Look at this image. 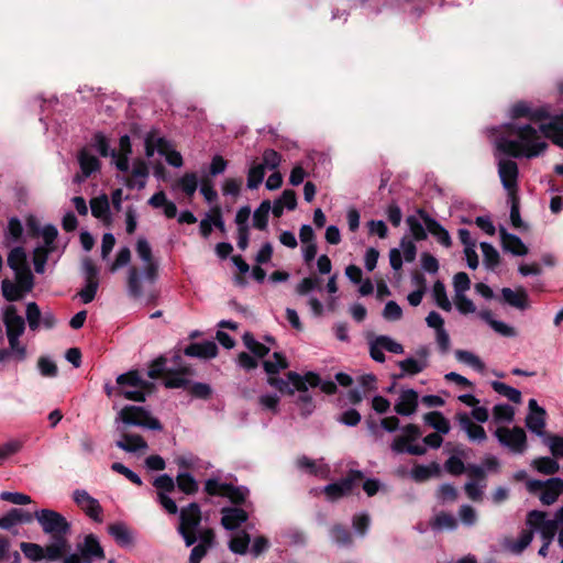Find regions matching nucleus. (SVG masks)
<instances>
[{
    "mask_svg": "<svg viewBox=\"0 0 563 563\" xmlns=\"http://www.w3.org/2000/svg\"><path fill=\"white\" fill-rule=\"evenodd\" d=\"M543 444H545L554 459L563 457V437L558 434L547 433L542 438Z\"/></svg>",
    "mask_w": 563,
    "mask_h": 563,
    "instance_id": "nucleus-46",
    "label": "nucleus"
},
{
    "mask_svg": "<svg viewBox=\"0 0 563 563\" xmlns=\"http://www.w3.org/2000/svg\"><path fill=\"white\" fill-rule=\"evenodd\" d=\"M501 153H495L497 159L498 175L503 187L509 195H515L518 189L519 169L515 161L500 156Z\"/></svg>",
    "mask_w": 563,
    "mask_h": 563,
    "instance_id": "nucleus-7",
    "label": "nucleus"
},
{
    "mask_svg": "<svg viewBox=\"0 0 563 563\" xmlns=\"http://www.w3.org/2000/svg\"><path fill=\"white\" fill-rule=\"evenodd\" d=\"M501 296L506 303L518 309L527 308V292L525 289L512 290L511 288H503Z\"/></svg>",
    "mask_w": 563,
    "mask_h": 563,
    "instance_id": "nucleus-33",
    "label": "nucleus"
},
{
    "mask_svg": "<svg viewBox=\"0 0 563 563\" xmlns=\"http://www.w3.org/2000/svg\"><path fill=\"white\" fill-rule=\"evenodd\" d=\"M175 188L180 189L188 197H192L198 188V177L196 173H186L175 184Z\"/></svg>",
    "mask_w": 563,
    "mask_h": 563,
    "instance_id": "nucleus-39",
    "label": "nucleus"
},
{
    "mask_svg": "<svg viewBox=\"0 0 563 563\" xmlns=\"http://www.w3.org/2000/svg\"><path fill=\"white\" fill-rule=\"evenodd\" d=\"M74 500L84 512L93 520L95 523L102 522V508L99 501L91 497L86 490L77 489L74 492Z\"/></svg>",
    "mask_w": 563,
    "mask_h": 563,
    "instance_id": "nucleus-11",
    "label": "nucleus"
},
{
    "mask_svg": "<svg viewBox=\"0 0 563 563\" xmlns=\"http://www.w3.org/2000/svg\"><path fill=\"white\" fill-rule=\"evenodd\" d=\"M117 429L121 432V439L115 441L119 449L129 453L147 450V443L141 435L126 433L120 424H117Z\"/></svg>",
    "mask_w": 563,
    "mask_h": 563,
    "instance_id": "nucleus-18",
    "label": "nucleus"
},
{
    "mask_svg": "<svg viewBox=\"0 0 563 563\" xmlns=\"http://www.w3.org/2000/svg\"><path fill=\"white\" fill-rule=\"evenodd\" d=\"M91 213L101 221L110 220V205L107 195L95 197L90 200Z\"/></svg>",
    "mask_w": 563,
    "mask_h": 563,
    "instance_id": "nucleus-32",
    "label": "nucleus"
},
{
    "mask_svg": "<svg viewBox=\"0 0 563 563\" xmlns=\"http://www.w3.org/2000/svg\"><path fill=\"white\" fill-rule=\"evenodd\" d=\"M78 163L80 166V170L82 173L81 177L76 176L75 178L78 183L88 178L92 173L98 172L100 168L99 159L95 155H92L87 148H82L78 153Z\"/></svg>",
    "mask_w": 563,
    "mask_h": 563,
    "instance_id": "nucleus-21",
    "label": "nucleus"
},
{
    "mask_svg": "<svg viewBox=\"0 0 563 563\" xmlns=\"http://www.w3.org/2000/svg\"><path fill=\"white\" fill-rule=\"evenodd\" d=\"M91 145L102 157L117 156V151L110 148V144L107 136L101 132H98L93 135L91 140Z\"/></svg>",
    "mask_w": 563,
    "mask_h": 563,
    "instance_id": "nucleus-42",
    "label": "nucleus"
},
{
    "mask_svg": "<svg viewBox=\"0 0 563 563\" xmlns=\"http://www.w3.org/2000/svg\"><path fill=\"white\" fill-rule=\"evenodd\" d=\"M154 384L141 377L137 371H130L117 377V395L132 401H145Z\"/></svg>",
    "mask_w": 563,
    "mask_h": 563,
    "instance_id": "nucleus-4",
    "label": "nucleus"
},
{
    "mask_svg": "<svg viewBox=\"0 0 563 563\" xmlns=\"http://www.w3.org/2000/svg\"><path fill=\"white\" fill-rule=\"evenodd\" d=\"M128 291L129 295L134 298H139L143 294L141 275L135 267H130L128 272Z\"/></svg>",
    "mask_w": 563,
    "mask_h": 563,
    "instance_id": "nucleus-51",
    "label": "nucleus"
},
{
    "mask_svg": "<svg viewBox=\"0 0 563 563\" xmlns=\"http://www.w3.org/2000/svg\"><path fill=\"white\" fill-rule=\"evenodd\" d=\"M498 442L514 454H523L528 449L527 434L521 427H499L495 431Z\"/></svg>",
    "mask_w": 563,
    "mask_h": 563,
    "instance_id": "nucleus-6",
    "label": "nucleus"
},
{
    "mask_svg": "<svg viewBox=\"0 0 563 563\" xmlns=\"http://www.w3.org/2000/svg\"><path fill=\"white\" fill-rule=\"evenodd\" d=\"M238 531V533L231 537L229 541V549L235 554H245L251 541L250 536L247 534V530Z\"/></svg>",
    "mask_w": 563,
    "mask_h": 563,
    "instance_id": "nucleus-36",
    "label": "nucleus"
},
{
    "mask_svg": "<svg viewBox=\"0 0 563 563\" xmlns=\"http://www.w3.org/2000/svg\"><path fill=\"white\" fill-rule=\"evenodd\" d=\"M115 423L141 427L148 430L161 431L163 426L159 420L153 417L145 407L128 405L124 406L115 418Z\"/></svg>",
    "mask_w": 563,
    "mask_h": 563,
    "instance_id": "nucleus-5",
    "label": "nucleus"
},
{
    "mask_svg": "<svg viewBox=\"0 0 563 563\" xmlns=\"http://www.w3.org/2000/svg\"><path fill=\"white\" fill-rule=\"evenodd\" d=\"M493 389L515 404L521 402L520 390L498 380L492 382Z\"/></svg>",
    "mask_w": 563,
    "mask_h": 563,
    "instance_id": "nucleus-45",
    "label": "nucleus"
},
{
    "mask_svg": "<svg viewBox=\"0 0 563 563\" xmlns=\"http://www.w3.org/2000/svg\"><path fill=\"white\" fill-rule=\"evenodd\" d=\"M188 375H191L189 367H183L180 371L169 369L165 378V386L168 388H187L190 385Z\"/></svg>",
    "mask_w": 563,
    "mask_h": 563,
    "instance_id": "nucleus-27",
    "label": "nucleus"
},
{
    "mask_svg": "<svg viewBox=\"0 0 563 563\" xmlns=\"http://www.w3.org/2000/svg\"><path fill=\"white\" fill-rule=\"evenodd\" d=\"M297 466L308 473L325 478L329 474V467L325 464L317 463L307 456H301L297 460Z\"/></svg>",
    "mask_w": 563,
    "mask_h": 563,
    "instance_id": "nucleus-35",
    "label": "nucleus"
},
{
    "mask_svg": "<svg viewBox=\"0 0 563 563\" xmlns=\"http://www.w3.org/2000/svg\"><path fill=\"white\" fill-rule=\"evenodd\" d=\"M41 310L36 302H29L26 305V321L32 331H36L41 324Z\"/></svg>",
    "mask_w": 563,
    "mask_h": 563,
    "instance_id": "nucleus-56",
    "label": "nucleus"
},
{
    "mask_svg": "<svg viewBox=\"0 0 563 563\" xmlns=\"http://www.w3.org/2000/svg\"><path fill=\"white\" fill-rule=\"evenodd\" d=\"M529 413L525 419L526 427L539 438H543L548 432L547 426V411L540 407L536 399H530L528 402Z\"/></svg>",
    "mask_w": 563,
    "mask_h": 563,
    "instance_id": "nucleus-9",
    "label": "nucleus"
},
{
    "mask_svg": "<svg viewBox=\"0 0 563 563\" xmlns=\"http://www.w3.org/2000/svg\"><path fill=\"white\" fill-rule=\"evenodd\" d=\"M214 541V530H202L199 533V542L192 548L189 563H200Z\"/></svg>",
    "mask_w": 563,
    "mask_h": 563,
    "instance_id": "nucleus-19",
    "label": "nucleus"
},
{
    "mask_svg": "<svg viewBox=\"0 0 563 563\" xmlns=\"http://www.w3.org/2000/svg\"><path fill=\"white\" fill-rule=\"evenodd\" d=\"M547 514L539 510H532L527 515V528H554Z\"/></svg>",
    "mask_w": 563,
    "mask_h": 563,
    "instance_id": "nucleus-50",
    "label": "nucleus"
},
{
    "mask_svg": "<svg viewBox=\"0 0 563 563\" xmlns=\"http://www.w3.org/2000/svg\"><path fill=\"white\" fill-rule=\"evenodd\" d=\"M481 249L484 256V264L488 268H495L499 264V253L497 250L487 242L481 243Z\"/></svg>",
    "mask_w": 563,
    "mask_h": 563,
    "instance_id": "nucleus-54",
    "label": "nucleus"
},
{
    "mask_svg": "<svg viewBox=\"0 0 563 563\" xmlns=\"http://www.w3.org/2000/svg\"><path fill=\"white\" fill-rule=\"evenodd\" d=\"M534 530H523L518 540H507V549L515 554H520L533 540Z\"/></svg>",
    "mask_w": 563,
    "mask_h": 563,
    "instance_id": "nucleus-41",
    "label": "nucleus"
},
{
    "mask_svg": "<svg viewBox=\"0 0 563 563\" xmlns=\"http://www.w3.org/2000/svg\"><path fill=\"white\" fill-rule=\"evenodd\" d=\"M407 224H408L409 230H410L412 236L415 238V240L422 241V240L427 239L426 231H428V230L426 229L424 223L422 224L421 221L417 217L409 216L407 218Z\"/></svg>",
    "mask_w": 563,
    "mask_h": 563,
    "instance_id": "nucleus-59",
    "label": "nucleus"
},
{
    "mask_svg": "<svg viewBox=\"0 0 563 563\" xmlns=\"http://www.w3.org/2000/svg\"><path fill=\"white\" fill-rule=\"evenodd\" d=\"M531 467L540 474L553 475L559 472L560 465L553 456H541L531 461Z\"/></svg>",
    "mask_w": 563,
    "mask_h": 563,
    "instance_id": "nucleus-34",
    "label": "nucleus"
},
{
    "mask_svg": "<svg viewBox=\"0 0 563 563\" xmlns=\"http://www.w3.org/2000/svg\"><path fill=\"white\" fill-rule=\"evenodd\" d=\"M432 298L440 309L448 312L452 310V303L446 295V289L442 282L437 280L434 283L432 287Z\"/></svg>",
    "mask_w": 563,
    "mask_h": 563,
    "instance_id": "nucleus-37",
    "label": "nucleus"
},
{
    "mask_svg": "<svg viewBox=\"0 0 563 563\" xmlns=\"http://www.w3.org/2000/svg\"><path fill=\"white\" fill-rule=\"evenodd\" d=\"M23 446V441L21 440H10L2 445H0V465L4 460L9 456L18 453Z\"/></svg>",
    "mask_w": 563,
    "mask_h": 563,
    "instance_id": "nucleus-62",
    "label": "nucleus"
},
{
    "mask_svg": "<svg viewBox=\"0 0 563 563\" xmlns=\"http://www.w3.org/2000/svg\"><path fill=\"white\" fill-rule=\"evenodd\" d=\"M9 347L0 350V363H5L10 360L23 362L26 358V346L20 342V336L7 335Z\"/></svg>",
    "mask_w": 563,
    "mask_h": 563,
    "instance_id": "nucleus-16",
    "label": "nucleus"
},
{
    "mask_svg": "<svg viewBox=\"0 0 563 563\" xmlns=\"http://www.w3.org/2000/svg\"><path fill=\"white\" fill-rule=\"evenodd\" d=\"M2 295L8 301H18L22 299L25 291L21 289L15 283L10 279H3L1 283Z\"/></svg>",
    "mask_w": 563,
    "mask_h": 563,
    "instance_id": "nucleus-49",
    "label": "nucleus"
},
{
    "mask_svg": "<svg viewBox=\"0 0 563 563\" xmlns=\"http://www.w3.org/2000/svg\"><path fill=\"white\" fill-rule=\"evenodd\" d=\"M15 274L16 285L25 292H30L34 286V278L30 267L13 271Z\"/></svg>",
    "mask_w": 563,
    "mask_h": 563,
    "instance_id": "nucleus-53",
    "label": "nucleus"
},
{
    "mask_svg": "<svg viewBox=\"0 0 563 563\" xmlns=\"http://www.w3.org/2000/svg\"><path fill=\"white\" fill-rule=\"evenodd\" d=\"M363 478L361 471H350L346 477L339 482L328 484L323 487V493L327 498L331 501L336 500L347 494H350L355 484Z\"/></svg>",
    "mask_w": 563,
    "mask_h": 563,
    "instance_id": "nucleus-8",
    "label": "nucleus"
},
{
    "mask_svg": "<svg viewBox=\"0 0 563 563\" xmlns=\"http://www.w3.org/2000/svg\"><path fill=\"white\" fill-rule=\"evenodd\" d=\"M66 551V544L64 540H58L44 549V558L55 561L63 556Z\"/></svg>",
    "mask_w": 563,
    "mask_h": 563,
    "instance_id": "nucleus-63",
    "label": "nucleus"
},
{
    "mask_svg": "<svg viewBox=\"0 0 563 563\" xmlns=\"http://www.w3.org/2000/svg\"><path fill=\"white\" fill-rule=\"evenodd\" d=\"M7 335L21 336L25 330L24 319L18 313L14 306L5 309L3 316Z\"/></svg>",
    "mask_w": 563,
    "mask_h": 563,
    "instance_id": "nucleus-20",
    "label": "nucleus"
},
{
    "mask_svg": "<svg viewBox=\"0 0 563 563\" xmlns=\"http://www.w3.org/2000/svg\"><path fill=\"white\" fill-rule=\"evenodd\" d=\"M114 541L122 548H132L134 544L133 530H109Z\"/></svg>",
    "mask_w": 563,
    "mask_h": 563,
    "instance_id": "nucleus-60",
    "label": "nucleus"
},
{
    "mask_svg": "<svg viewBox=\"0 0 563 563\" xmlns=\"http://www.w3.org/2000/svg\"><path fill=\"white\" fill-rule=\"evenodd\" d=\"M440 474V465L435 462L430 465H416L411 470V476L416 482H423Z\"/></svg>",
    "mask_w": 563,
    "mask_h": 563,
    "instance_id": "nucleus-38",
    "label": "nucleus"
},
{
    "mask_svg": "<svg viewBox=\"0 0 563 563\" xmlns=\"http://www.w3.org/2000/svg\"><path fill=\"white\" fill-rule=\"evenodd\" d=\"M36 518L42 528H70L69 522L59 512L51 509L36 510L34 515L20 508L10 509L0 517V528H14L19 525H30Z\"/></svg>",
    "mask_w": 563,
    "mask_h": 563,
    "instance_id": "nucleus-3",
    "label": "nucleus"
},
{
    "mask_svg": "<svg viewBox=\"0 0 563 563\" xmlns=\"http://www.w3.org/2000/svg\"><path fill=\"white\" fill-rule=\"evenodd\" d=\"M423 421L441 434H448L451 430L450 421L440 411L426 413L423 416Z\"/></svg>",
    "mask_w": 563,
    "mask_h": 563,
    "instance_id": "nucleus-30",
    "label": "nucleus"
},
{
    "mask_svg": "<svg viewBox=\"0 0 563 563\" xmlns=\"http://www.w3.org/2000/svg\"><path fill=\"white\" fill-rule=\"evenodd\" d=\"M229 483H222L217 478H209L205 483V492L210 496L224 497Z\"/></svg>",
    "mask_w": 563,
    "mask_h": 563,
    "instance_id": "nucleus-64",
    "label": "nucleus"
},
{
    "mask_svg": "<svg viewBox=\"0 0 563 563\" xmlns=\"http://www.w3.org/2000/svg\"><path fill=\"white\" fill-rule=\"evenodd\" d=\"M417 354L420 358L408 357L398 362V366L401 369L399 377L419 374L428 366V350L426 347H421Z\"/></svg>",
    "mask_w": 563,
    "mask_h": 563,
    "instance_id": "nucleus-17",
    "label": "nucleus"
},
{
    "mask_svg": "<svg viewBox=\"0 0 563 563\" xmlns=\"http://www.w3.org/2000/svg\"><path fill=\"white\" fill-rule=\"evenodd\" d=\"M493 415L497 422H511L515 417V410L510 405L499 404L494 407Z\"/></svg>",
    "mask_w": 563,
    "mask_h": 563,
    "instance_id": "nucleus-57",
    "label": "nucleus"
},
{
    "mask_svg": "<svg viewBox=\"0 0 563 563\" xmlns=\"http://www.w3.org/2000/svg\"><path fill=\"white\" fill-rule=\"evenodd\" d=\"M455 357L459 362L473 367L475 371L479 373L484 372L485 369V364L482 362V360L470 351L456 350Z\"/></svg>",
    "mask_w": 563,
    "mask_h": 563,
    "instance_id": "nucleus-43",
    "label": "nucleus"
},
{
    "mask_svg": "<svg viewBox=\"0 0 563 563\" xmlns=\"http://www.w3.org/2000/svg\"><path fill=\"white\" fill-rule=\"evenodd\" d=\"M455 420L460 428L466 433L468 441L483 443L487 440L485 429L481 424L475 423L467 412H456Z\"/></svg>",
    "mask_w": 563,
    "mask_h": 563,
    "instance_id": "nucleus-12",
    "label": "nucleus"
},
{
    "mask_svg": "<svg viewBox=\"0 0 563 563\" xmlns=\"http://www.w3.org/2000/svg\"><path fill=\"white\" fill-rule=\"evenodd\" d=\"M136 253L139 257L144 262V276L145 278L154 283L157 277L158 265L153 261L152 249L145 238H139L136 242Z\"/></svg>",
    "mask_w": 563,
    "mask_h": 563,
    "instance_id": "nucleus-13",
    "label": "nucleus"
},
{
    "mask_svg": "<svg viewBox=\"0 0 563 563\" xmlns=\"http://www.w3.org/2000/svg\"><path fill=\"white\" fill-rule=\"evenodd\" d=\"M175 485L176 483L174 478L168 474H162L153 482V486L157 489V494H170L174 492Z\"/></svg>",
    "mask_w": 563,
    "mask_h": 563,
    "instance_id": "nucleus-55",
    "label": "nucleus"
},
{
    "mask_svg": "<svg viewBox=\"0 0 563 563\" xmlns=\"http://www.w3.org/2000/svg\"><path fill=\"white\" fill-rule=\"evenodd\" d=\"M418 214H419L420 219L423 221L428 232L431 235H433L441 245H443L445 247H450L452 245V240H451L449 231L444 227H442V224L440 222H438L435 219L431 218L422 209L418 210Z\"/></svg>",
    "mask_w": 563,
    "mask_h": 563,
    "instance_id": "nucleus-14",
    "label": "nucleus"
},
{
    "mask_svg": "<svg viewBox=\"0 0 563 563\" xmlns=\"http://www.w3.org/2000/svg\"><path fill=\"white\" fill-rule=\"evenodd\" d=\"M263 366L265 372L268 375H274L279 373L280 369L288 367V362L286 357L279 353L275 352L273 354V360L264 361ZM268 384L280 393H288L292 395L295 390L306 391L308 386L316 387L319 384V376L314 373H307L301 376L295 372H289L287 374V378L283 379L279 377L269 376Z\"/></svg>",
    "mask_w": 563,
    "mask_h": 563,
    "instance_id": "nucleus-2",
    "label": "nucleus"
},
{
    "mask_svg": "<svg viewBox=\"0 0 563 563\" xmlns=\"http://www.w3.org/2000/svg\"><path fill=\"white\" fill-rule=\"evenodd\" d=\"M265 176L264 165H253L247 174V187L256 189L263 183Z\"/></svg>",
    "mask_w": 563,
    "mask_h": 563,
    "instance_id": "nucleus-58",
    "label": "nucleus"
},
{
    "mask_svg": "<svg viewBox=\"0 0 563 563\" xmlns=\"http://www.w3.org/2000/svg\"><path fill=\"white\" fill-rule=\"evenodd\" d=\"M81 554L87 559H104L103 549L95 534L90 533L85 538Z\"/></svg>",
    "mask_w": 563,
    "mask_h": 563,
    "instance_id": "nucleus-31",
    "label": "nucleus"
},
{
    "mask_svg": "<svg viewBox=\"0 0 563 563\" xmlns=\"http://www.w3.org/2000/svg\"><path fill=\"white\" fill-rule=\"evenodd\" d=\"M150 172L148 166L144 161H136L133 163L131 177L126 180L129 188L143 189L146 185Z\"/></svg>",
    "mask_w": 563,
    "mask_h": 563,
    "instance_id": "nucleus-24",
    "label": "nucleus"
},
{
    "mask_svg": "<svg viewBox=\"0 0 563 563\" xmlns=\"http://www.w3.org/2000/svg\"><path fill=\"white\" fill-rule=\"evenodd\" d=\"M419 402V395L416 390L402 389L394 406L396 413L408 417L416 412Z\"/></svg>",
    "mask_w": 563,
    "mask_h": 563,
    "instance_id": "nucleus-15",
    "label": "nucleus"
},
{
    "mask_svg": "<svg viewBox=\"0 0 563 563\" xmlns=\"http://www.w3.org/2000/svg\"><path fill=\"white\" fill-rule=\"evenodd\" d=\"M547 136L545 124L534 126L511 123L495 139L494 144L497 152L504 155L515 158H533L540 156L548 147Z\"/></svg>",
    "mask_w": 563,
    "mask_h": 563,
    "instance_id": "nucleus-1",
    "label": "nucleus"
},
{
    "mask_svg": "<svg viewBox=\"0 0 563 563\" xmlns=\"http://www.w3.org/2000/svg\"><path fill=\"white\" fill-rule=\"evenodd\" d=\"M271 211V202L264 200L253 212V225L258 230H265L268 224V214Z\"/></svg>",
    "mask_w": 563,
    "mask_h": 563,
    "instance_id": "nucleus-40",
    "label": "nucleus"
},
{
    "mask_svg": "<svg viewBox=\"0 0 563 563\" xmlns=\"http://www.w3.org/2000/svg\"><path fill=\"white\" fill-rule=\"evenodd\" d=\"M500 240L503 249L516 256L528 254V247L522 240L512 233H508L504 228L500 229Z\"/></svg>",
    "mask_w": 563,
    "mask_h": 563,
    "instance_id": "nucleus-22",
    "label": "nucleus"
},
{
    "mask_svg": "<svg viewBox=\"0 0 563 563\" xmlns=\"http://www.w3.org/2000/svg\"><path fill=\"white\" fill-rule=\"evenodd\" d=\"M544 484L545 486L541 492L540 500L544 505H552L563 492V479L560 477H552L545 481Z\"/></svg>",
    "mask_w": 563,
    "mask_h": 563,
    "instance_id": "nucleus-25",
    "label": "nucleus"
},
{
    "mask_svg": "<svg viewBox=\"0 0 563 563\" xmlns=\"http://www.w3.org/2000/svg\"><path fill=\"white\" fill-rule=\"evenodd\" d=\"M157 152L165 156V159L169 165L176 168L183 166L184 161L181 154L178 151L173 150L169 142L164 137H157Z\"/></svg>",
    "mask_w": 563,
    "mask_h": 563,
    "instance_id": "nucleus-28",
    "label": "nucleus"
},
{
    "mask_svg": "<svg viewBox=\"0 0 563 563\" xmlns=\"http://www.w3.org/2000/svg\"><path fill=\"white\" fill-rule=\"evenodd\" d=\"M242 339L247 350L256 357L262 358L268 354L269 347L258 342L250 332L244 333Z\"/></svg>",
    "mask_w": 563,
    "mask_h": 563,
    "instance_id": "nucleus-44",
    "label": "nucleus"
},
{
    "mask_svg": "<svg viewBox=\"0 0 563 563\" xmlns=\"http://www.w3.org/2000/svg\"><path fill=\"white\" fill-rule=\"evenodd\" d=\"M250 495L249 488L245 486H234L229 484L224 492V497L229 498L231 503L236 507H246V505H253L247 500Z\"/></svg>",
    "mask_w": 563,
    "mask_h": 563,
    "instance_id": "nucleus-29",
    "label": "nucleus"
},
{
    "mask_svg": "<svg viewBox=\"0 0 563 563\" xmlns=\"http://www.w3.org/2000/svg\"><path fill=\"white\" fill-rule=\"evenodd\" d=\"M185 355L199 358H213L218 354V346L213 341L190 343L185 349Z\"/></svg>",
    "mask_w": 563,
    "mask_h": 563,
    "instance_id": "nucleus-23",
    "label": "nucleus"
},
{
    "mask_svg": "<svg viewBox=\"0 0 563 563\" xmlns=\"http://www.w3.org/2000/svg\"><path fill=\"white\" fill-rule=\"evenodd\" d=\"M252 512L253 505L223 507L221 509L222 528H240L241 525L247 522Z\"/></svg>",
    "mask_w": 563,
    "mask_h": 563,
    "instance_id": "nucleus-10",
    "label": "nucleus"
},
{
    "mask_svg": "<svg viewBox=\"0 0 563 563\" xmlns=\"http://www.w3.org/2000/svg\"><path fill=\"white\" fill-rule=\"evenodd\" d=\"M41 235L43 238L44 244L37 246L36 249H44L45 251H47V253L54 252L55 251L54 242L58 235V231H57L56 227H54L52 224L45 225L41 230Z\"/></svg>",
    "mask_w": 563,
    "mask_h": 563,
    "instance_id": "nucleus-52",
    "label": "nucleus"
},
{
    "mask_svg": "<svg viewBox=\"0 0 563 563\" xmlns=\"http://www.w3.org/2000/svg\"><path fill=\"white\" fill-rule=\"evenodd\" d=\"M176 484L179 490L187 495L195 494L198 490V483L194 476L187 472L179 473L176 477Z\"/></svg>",
    "mask_w": 563,
    "mask_h": 563,
    "instance_id": "nucleus-48",
    "label": "nucleus"
},
{
    "mask_svg": "<svg viewBox=\"0 0 563 563\" xmlns=\"http://www.w3.org/2000/svg\"><path fill=\"white\" fill-rule=\"evenodd\" d=\"M485 487L486 483L470 481L465 484L464 490L470 499L473 501H479L483 498Z\"/></svg>",
    "mask_w": 563,
    "mask_h": 563,
    "instance_id": "nucleus-61",
    "label": "nucleus"
},
{
    "mask_svg": "<svg viewBox=\"0 0 563 563\" xmlns=\"http://www.w3.org/2000/svg\"><path fill=\"white\" fill-rule=\"evenodd\" d=\"M201 518L200 507L191 503L180 510V523L178 528H199Z\"/></svg>",
    "mask_w": 563,
    "mask_h": 563,
    "instance_id": "nucleus-26",
    "label": "nucleus"
},
{
    "mask_svg": "<svg viewBox=\"0 0 563 563\" xmlns=\"http://www.w3.org/2000/svg\"><path fill=\"white\" fill-rule=\"evenodd\" d=\"M8 265L12 271L26 268V254L23 247L16 246L12 249L8 255Z\"/></svg>",
    "mask_w": 563,
    "mask_h": 563,
    "instance_id": "nucleus-47",
    "label": "nucleus"
}]
</instances>
